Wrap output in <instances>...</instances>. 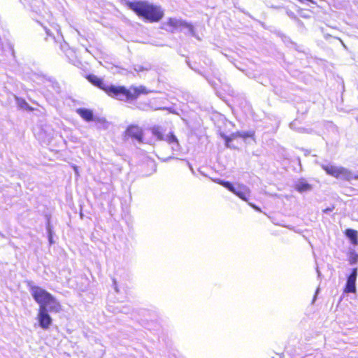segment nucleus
<instances>
[{"label":"nucleus","instance_id":"obj_20","mask_svg":"<svg viewBox=\"0 0 358 358\" xmlns=\"http://www.w3.org/2000/svg\"><path fill=\"white\" fill-rule=\"evenodd\" d=\"M250 206L252 208H253L255 210H258V211H261L260 208L259 207H257V206H255V204L250 203Z\"/></svg>","mask_w":358,"mask_h":358},{"label":"nucleus","instance_id":"obj_1","mask_svg":"<svg viewBox=\"0 0 358 358\" xmlns=\"http://www.w3.org/2000/svg\"><path fill=\"white\" fill-rule=\"evenodd\" d=\"M125 5L138 17L145 22H157L164 17V11L160 6L150 3L147 1H127Z\"/></svg>","mask_w":358,"mask_h":358},{"label":"nucleus","instance_id":"obj_15","mask_svg":"<svg viewBox=\"0 0 358 358\" xmlns=\"http://www.w3.org/2000/svg\"><path fill=\"white\" fill-rule=\"evenodd\" d=\"M76 113L85 121L90 122L93 120L92 111L87 108H78Z\"/></svg>","mask_w":358,"mask_h":358},{"label":"nucleus","instance_id":"obj_19","mask_svg":"<svg viewBox=\"0 0 358 358\" xmlns=\"http://www.w3.org/2000/svg\"><path fill=\"white\" fill-rule=\"evenodd\" d=\"M348 261L350 264H356L358 261V255L355 252H351L349 255Z\"/></svg>","mask_w":358,"mask_h":358},{"label":"nucleus","instance_id":"obj_18","mask_svg":"<svg viewBox=\"0 0 358 358\" xmlns=\"http://www.w3.org/2000/svg\"><path fill=\"white\" fill-rule=\"evenodd\" d=\"M17 103L21 108L25 109L28 111L34 110V108L30 106L29 103L23 99H17Z\"/></svg>","mask_w":358,"mask_h":358},{"label":"nucleus","instance_id":"obj_10","mask_svg":"<svg viewBox=\"0 0 358 358\" xmlns=\"http://www.w3.org/2000/svg\"><path fill=\"white\" fill-rule=\"evenodd\" d=\"M357 276V268H354L351 273L348 277L345 286L344 287V292L345 293H355L356 292V280Z\"/></svg>","mask_w":358,"mask_h":358},{"label":"nucleus","instance_id":"obj_16","mask_svg":"<svg viewBox=\"0 0 358 358\" xmlns=\"http://www.w3.org/2000/svg\"><path fill=\"white\" fill-rule=\"evenodd\" d=\"M152 134L158 141H164V135L163 129L160 127H154L152 128Z\"/></svg>","mask_w":358,"mask_h":358},{"label":"nucleus","instance_id":"obj_3","mask_svg":"<svg viewBox=\"0 0 358 358\" xmlns=\"http://www.w3.org/2000/svg\"><path fill=\"white\" fill-rule=\"evenodd\" d=\"M109 96L119 100H134L141 94H147L148 90L144 86H131L129 89L124 86L108 85L105 92Z\"/></svg>","mask_w":358,"mask_h":358},{"label":"nucleus","instance_id":"obj_9","mask_svg":"<svg viewBox=\"0 0 358 358\" xmlns=\"http://www.w3.org/2000/svg\"><path fill=\"white\" fill-rule=\"evenodd\" d=\"M37 320L40 327L43 329H48L52 324V318L48 313V309L43 307L38 308Z\"/></svg>","mask_w":358,"mask_h":358},{"label":"nucleus","instance_id":"obj_8","mask_svg":"<svg viewBox=\"0 0 358 358\" xmlns=\"http://www.w3.org/2000/svg\"><path fill=\"white\" fill-rule=\"evenodd\" d=\"M125 138H131L138 141L140 143L143 142V133L142 129L136 124H131L127 127L124 131Z\"/></svg>","mask_w":358,"mask_h":358},{"label":"nucleus","instance_id":"obj_4","mask_svg":"<svg viewBox=\"0 0 358 358\" xmlns=\"http://www.w3.org/2000/svg\"><path fill=\"white\" fill-rule=\"evenodd\" d=\"M31 295L34 299L39 304V308H47L50 306L49 310L59 312L61 310L59 303L55 297L44 289L37 286L31 287Z\"/></svg>","mask_w":358,"mask_h":358},{"label":"nucleus","instance_id":"obj_12","mask_svg":"<svg viewBox=\"0 0 358 358\" xmlns=\"http://www.w3.org/2000/svg\"><path fill=\"white\" fill-rule=\"evenodd\" d=\"M164 141L172 145L173 150L178 151L180 149L179 141L173 132H169L166 134Z\"/></svg>","mask_w":358,"mask_h":358},{"label":"nucleus","instance_id":"obj_7","mask_svg":"<svg viewBox=\"0 0 358 358\" xmlns=\"http://www.w3.org/2000/svg\"><path fill=\"white\" fill-rule=\"evenodd\" d=\"M253 131H238L231 134L230 136L222 134V138L224 140L225 145L228 148H236L237 147L233 144V141L237 138H242L246 140L248 138H252L254 136Z\"/></svg>","mask_w":358,"mask_h":358},{"label":"nucleus","instance_id":"obj_2","mask_svg":"<svg viewBox=\"0 0 358 358\" xmlns=\"http://www.w3.org/2000/svg\"><path fill=\"white\" fill-rule=\"evenodd\" d=\"M125 5L138 17L145 22H157L164 17V11L160 6L150 3L147 1H127Z\"/></svg>","mask_w":358,"mask_h":358},{"label":"nucleus","instance_id":"obj_17","mask_svg":"<svg viewBox=\"0 0 358 358\" xmlns=\"http://www.w3.org/2000/svg\"><path fill=\"white\" fill-rule=\"evenodd\" d=\"M167 24L169 26L172 27L173 28H179V27H183L187 26V24L185 23L178 21L173 18H170L168 20Z\"/></svg>","mask_w":358,"mask_h":358},{"label":"nucleus","instance_id":"obj_14","mask_svg":"<svg viewBox=\"0 0 358 358\" xmlns=\"http://www.w3.org/2000/svg\"><path fill=\"white\" fill-rule=\"evenodd\" d=\"M345 235L350 239L354 245H358V232L353 229H347L344 232Z\"/></svg>","mask_w":358,"mask_h":358},{"label":"nucleus","instance_id":"obj_6","mask_svg":"<svg viewBox=\"0 0 358 358\" xmlns=\"http://www.w3.org/2000/svg\"><path fill=\"white\" fill-rule=\"evenodd\" d=\"M217 182L220 185L224 187L227 189H229L231 192L236 194L241 199L248 201V198L250 196V191L249 188L243 185H238L237 187H235L232 183L229 181H224L220 179L217 180Z\"/></svg>","mask_w":358,"mask_h":358},{"label":"nucleus","instance_id":"obj_21","mask_svg":"<svg viewBox=\"0 0 358 358\" xmlns=\"http://www.w3.org/2000/svg\"><path fill=\"white\" fill-rule=\"evenodd\" d=\"M298 1H300L301 3H303L304 1H308V2L312 3H315L314 0H298Z\"/></svg>","mask_w":358,"mask_h":358},{"label":"nucleus","instance_id":"obj_13","mask_svg":"<svg viewBox=\"0 0 358 358\" xmlns=\"http://www.w3.org/2000/svg\"><path fill=\"white\" fill-rule=\"evenodd\" d=\"M294 189L297 192L302 193L310 190L312 189V185L304 178H301L294 184Z\"/></svg>","mask_w":358,"mask_h":358},{"label":"nucleus","instance_id":"obj_11","mask_svg":"<svg viewBox=\"0 0 358 358\" xmlns=\"http://www.w3.org/2000/svg\"><path fill=\"white\" fill-rule=\"evenodd\" d=\"M87 80L90 82L93 85L99 87L101 90H103L104 92H106V90H107L108 85L104 83L103 79L101 78L97 77L94 74H89L86 76Z\"/></svg>","mask_w":358,"mask_h":358},{"label":"nucleus","instance_id":"obj_5","mask_svg":"<svg viewBox=\"0 0 358 358\" xmlns=\"http://www.w3.org/2000/svg\"><path fill=\"white\" fill-rule=\"evenodd\" d=\"M322 169L326 172L327 174L337 179L343 178L347 181H350L352 179L358 180V173L356 175H352L350 170L343 166L326 164L322 165Z\"/></svg>","mask_w":358,"mask_h":358}]
</instances>
